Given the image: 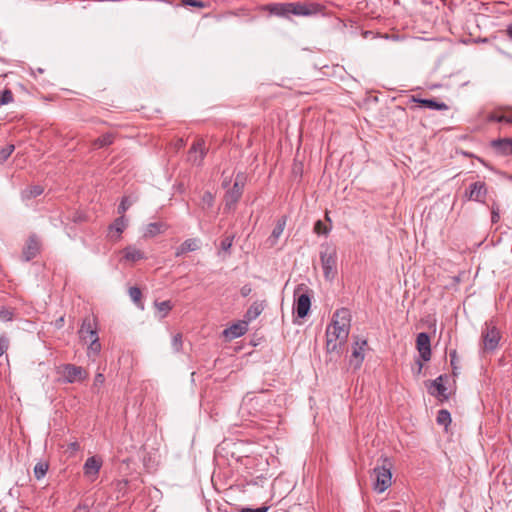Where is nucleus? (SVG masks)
Here are the masks:
<instances>
[{
	"instance_id": "obj_1",
	"label": "nucleus",
	"mask_w": 512,
	"mask_h": 512,
	"mask_svg": "<svg viewBox=\"0 0 512 512\" xmlns=\"http://www.w3.org/2000/svg\"><path fill=\"white\" fill-rule=\"evenodd\" d=\"M350 321L351 314L346 308H341L333 314L332 321L326 328L327 353L339 355L342 345L349 336Z\"/></svg>"
},
{
	"instance_id": "obj_2",
	"label": "nucleus",
	"mask_w": 512,
	"mask_h": 512,
	"mask_svg": "<svg viewBox=\"0 0 512 512\" xmlns=\"http://www.w3.org/2000/svg\"><path fill=\"white\" fill-rule=\"evenodd\" d=\"M393 464L387 457H381L377 460L375 467L371 472V479L373 482V489L378 493H383L392 484V470Z\"/></svg>"
},
{
	"instance_id": "obj_3",
	"label": "nucleus",
	"mask_w": 512,
	"mask_h": 512,
	"mask_svg": "<svg viewBox=\"0 0 512 512\" xmlns=\"http://www.w3.org/2000/svg\"><path fill=\"white\" fill-rule=\"evenodd\" d=\"M320 261L326 280H333L337 275V250L332 244L321 245Z\"/></svg>"
},
{
	"instance_id": "obj_4",
	"label": "nucleus",
	"mask_w": 512,
	"mask_h": 512,
	"mask_svg": "<svg viewBox=\"0 0 512 512\" xmlns=\"http://www.w3.org/2000/svg\"><path fill=\"white\" fill-rule=\"evenodd\" d=\"M311 290L305 284H299L294 289V311L299 318L308 315L311 307Z\"/></svg>"
},
{
	"instance_id": "obj_5",
	"label": "nucleus",
	"mask_w": 512,
	"mask_h": 512,
	"mask_svg": "<svg viewBox=\"0 0 512 512\" xmlns=\"http://www.w3.org/2000/svg\"><path fill=\"white\" fill-rule=\"evenodd\" d=\"M245 181L246 178L244 174L238 173L236 175L232 188H230L224 196L225 209H232L235 207L242 196Z\"/></svg>"
},
{
	"instance_id": "obj_6",
	"label": "nucleus",
	"mask_w": 512,
	"mask_h": 512,
	"mask_svg": "<svg viewBox=\"0 0 512 512\" xmlns=\"http://www.w3.org/2000/svg\"><path fill=\"white\" fill-rule=\"evenodd\" d=\"M65 383H75L85 380L88 376L85 369L74 364H64L61 366V372Z\"/></svg>"
},
{
	"instance_id": "obj_7",
	"label": "nucleus",
	"mask_w": 512,
	"mask_h": 512,
	"mask_svg": "<svg viewBox=\"0 0 512 512\" xmlns=\"http://www.w3.org/2000/svg\"><path fill=\"white\" fill-rule=\"evenodd\" d=\"M483 347L487 351H493L498 346L500 333L497 328L491 324H487L482 331Z\"/></svg>"
},
{
	"instance_id": "obj_8",
	"label": "nucleus",
	"mask_w": 512,
	"mask_h": 512,
	"mask_svg": "<svg viewBox=\"0 0 512 512\" xmlns=\"http://www.w3.org/2000/svg\"><path fill=\"white\" fill-rule=\"evenodd\" d=\"M205 142L203 139H197L188 151V161L193 165L200 166L206 155Z\"/></svg>"
},
{
	"instance_id": "obj_9",
	"label": "nucleus",
	"mask_w": 512,
	"mask_h": 512,
	"mask_svg": "<svg viewBox=\"0 0 512 512\" xmlns=\"http://www.w3.org/2000/svg\"><path fill=\"white\" fill-rule=\"evenodd\" d=\"M486 194V184L482 181H477L470 184L469 189L465 192V196L468 200L481 203H484Z\"/></svg>"
},
{
	"instance_id": "obj_10",
	"label": "nucleus",
	"mask_w": 512,
	"mask_h": 512,
	"mask_svg": "<svg viewBox=\"0 0 512 512\" xmlns=\"http://www.w3.org/2000/svg\"><path fill=\"white\" fill-rule=\"evenodd\" d=\"M102 467V460L97 456L88 457L83 466L84 476L95 481Z\"/></svg>"
},
{
	"instance_id": "obj_11",
	"label": "nucleus",
	"mask_w": 512,
	"mask_h": 512,
	"mask_svg": "<svg viewBox=\"0 0 512 512\" xmlns=\"http://www.w3.org/2000/svg\"><path fill=\"white\" fill-rule=\"evenodd\" d=\"M446 376L440 375L436 379L430 382L428 385V392L436 397L440 401L448 400L449 395L447 393V388L445 387L443 380Z\"/></svg>"
},
{
	"instance_id": "obj_12",
	"label": "nucleus",
	"mask_w": 512,
	"mask_h": 512,
	"mask_svg": "<svg viewBox=\"0 0 512 512\" xmlns=\"http://www.w3.org/2000/svg\"><path fill=\"white\" fill-rule=\"evenodd\" d=\"M321 5L316 3L304 4L300 2L290 3V12L297 16H309L318 13Z\"/></svg>"
},
{
	"instance_id": "obj_13",
	"label": "nucleus",
	"mask_w": 512,
	"mask_h": 512,
	"mask_svg": "<svg viewBox=\"0 0 512 512\" xmlns=\"http://www.w3.org/2000/svg\"><path fill=\"white\" fill-rule=\"evenodd\" d=\"M416 346L423 361H429L431 358L430 337L427 333L421 332L417 335Z\"/></svg>"
},
{
	"instance_id": "obj_14",
	"label": "nucleus",
	"mask_w": 512,
	"mask_h": 512,
	"mask_svg": "<svg viewBox=\"0 0 512 512\" xmlns=\"http://www.w3.org/2000/svg\"><path fill=\"white\" fill-rule=\"evenodd\" d=\"M127 225L128 221L125 216H119L116 218L108 227V238L112 241H118Z\"/></svg>"
},
{
	"instance_id": "obj_15",
	"label": "nucleus",
	"mask_w": 512,
	"mask_h": 512,
	"mask_svg": "<svg viewBox=\"0 0 512 512\" xmlns=\"http://www.w3.org/2000/svg\"><path fill=\"white\" fill-rule=\"evenodd\" d=\"M248 324L249 323L245 319L238 321L237 323H234L230 327L226 328L223 331V335L230 340L241 337L247 332Z\"/></svg>"
},
{
	"instance_id": "obj_16",
	"label": "nucleus",
	"mask_w": 512,
	"mask_h": 512,
	"mask_svg": "<svg viewBox=\"0 0 512 512\" xmlns=\"http://www.w3.org/2000/svg\"><path fill=\"white\" fill-rule=\"evenodd\" d=\"M79 335L80 338L85 342L90 341L93 338H99L94 320L90 318H85L79 330Z\"/></svg>"
},
{
	"instance_id": "obj_17",
	"label": "nucleus",
	"mask_w": 512,
	"mask_h": 512,
	"mask_svg": "<svg viewBox=\"0 0 512 512\" xmlns=\"http://www.w3.org/2000/svg\"><path fill=\"white\" fill-rule=\"evenodd\" d=\"M411 102L417 103L420 107L428 108L431 110H448L449 107L444 102H438L435 99H423L419 98L415 95H412L410 98Z\"/></svg>"
},
{
	"instance_id": "obj_18",
	"label": "nucleus",
	"mask_w": 512,
	"mask_h": 512,
	"mask_svg": "<svg viewBox=\"0 0 512 512\" xmlns=\"http://www.w3.org/2000/svg\"><path fill=\"white\" fill-rule=\"evenodd\" d=\"M491 147L503 156L512 155V138H498L491 142Z\"/></svg>"
},
{
	"instance_id": "obj_19",
	"label": "nucleus",
	"mask_w": 512,
	"mask_h": 512,
	"mask_svg": "<svg viewBox=\"0 0 512 512\" xmlns=\"http://www.w3.org/2000/svg\"><path fill=\"white\" fill-rule=\"evenodd\" d=\"M40 249V243L35 236L29 237L28 241L26 242V245L23 249V258L25 261H30L31 259L35 258L37 254L39 253Z\"/></svg>"
},
{
	"instance_id": "obj_20",
	"label": "nucleus",
	"mask_w": 512,
	"mask_h": 512,
	"mask_svg": "<svg viewBox=\"0 0 512 512\" xmlns=\"http://www.w3.org/2000/svg\"><path fill=\"white\" fill-rule=\"evenodd\" d=\"M265 301H255L251 304L244 315V319L250 323L255 320L264 310Z\"/></svg>"
},
{
	"instance_id": "obj_21",
	"label": "nucleus",
	"mask_w": 512,
	"mask_h": 512,
	"mask_svg": "<svg viewBox=\"0 0 512 512\" xmlns=\"http://www.w3.org/2000/svg\"><path fill=\"white\" fill-rule=\"evenodd\" d=\"M356 345L358 347H355L352 352V356L350 359V365L353 366L355 369L360 368L362 365V362L364 360V355L362 353L364 346L367 345L366 340H362L361 345H359V342H356Z\"/></svg>"
},
{
	"instance_id": "obj_22",
	"label": "nucleus",
	"mask_w": 512,
	"mask_h": 512,
	"mask_svg": "<svg viewBox=\"0 0 512 512\" xmlns=\"http://www.w3.org/2000/svg\"><path fill=\"white\" fill-rule=\"evenodd\" d=\"M122 253L123 258L130 262H137L139 260L145 259L144 253L140 249L132 245L125 247Z\"/></svg>"
},
{
	"instance_id": "obj_23",
	"label": "nucleus",
	"mask_w": 512,
	"mask_h": 512,
	"mask_svg": "<svg viewBox=\"0 0 512 512\" xmlns=\"http://www.w3.org/2000/svg\"><path fill=\"white\" fill-rule=\"evenodd\" d=\"M268 11L271 14L287 17L291 14L290 12V3H274L267 6Z\"/></svg>"
},
{
	"instance_id": "obj_24",
	"label": "nucleus",
	"mask_w": 512,
	"mask_h": 512,
	"mask_svg": "<svg viewBox=\"0 0 512 512\" xmlns=\"http://www.w3.org/2000/svg\"><path fill=\"white\" fill-rule=\"evenodd\" d=\"M167 229V225L163 222H153L146 226L144 237L151 238L163 233Z\"/></svg>"
},
{
	"instance_id": "obj_25",
	"label": "nucleus",
	"mask_w": 512,
	"mask_h": 512,
	"mask_svg": "<svg viewBox=\"0 0 512 512\" xmlns=\"http://www.w3.org/2000/svg\"><path fill=\"white\" fill-rule=\"evenodd\" d=\"M44 192V188L40 185H32L25 188L21 192V198L23 201H29L40 196Z\"/></svg>"
},
{
	"instance_id": "obj_26",
	"label": "nucleus",
	"mask_w": 512,
	"mask_h": 512,
	"mask_svg": "<svg viewBox=\"0 0 512 512\" xmlns=\"http://www.w3.org/2000/svg\"><path fill=\"white\" fill-rule=\"evenodd\" d=\"M114 136L111 133H106L94 140L93 146L96 148H102L109 146L113 143Z\"/></svg>"
},
{
	"instance_id": "obj_27",
	"label": "nucleus",
	"mask_w": 512,
	"mask_h": 512,
	"mask_svg": "<svg viewBox=\"0 0 512 512\" xmlns=\"http://www.w3.org/2000/svg\"><path fill=\"white\" fill-rule=\"evenodd\" d=\"M48 468H49V465L47 462H38L35 466H34V475L36 477V479L40 480L42 479L47 471H48Z\"/></svg>"
},
{
	"instance_id": "obj_28",
	"label": "nucleus",
	"mask_w": 512,
	"mask_h": 512,
	"mask_svg": "<svg viewBox=\"0 0 512 512\" xmlns=\"http://www.w3.org/2000/svg\"><path fill=\"white\" fill-rule=\"evenodd\" d=\"M285 225H286V217H282L281 219H279L277 221V223L271 233V238H274L275 240H277L282 235Z\"/></svg>"
},
{
	"instance_id": "obj_29",
	"label": "nucleus",
	"mask_w": 512,
	"mask_h": 512,
	"mask_svg": "<svg viewBox=\"0 0 512 512\" xmlns=\"http://www.w3.org/2000/svg\"><path fill=\"white\" fill-rule=\"evenodd\" d=\"M182 244L187 252H193L200 248V240L197 238L186 239Z\"/></svg>"
},
{
	"instance_id": "obj_30",
	"label": "nucleus",
	"mask_w": 512,
	"mask_h": 512,
	"mask_svg": "<svg viewBox=\"0 0 512 512\" xmlns=\"http://www.w3.org/2000/svg\"><path fill=\"white\" fill-rule=\"evenodd\" d=\"M436 420L438 424L447 426L451 422V415L447 410L442 409L438 411Z\"/></svg>"
},
{
	"instance_id": "obj_31",
	"label": "nucleus",
	"mask_w": 512,
	"mask_h": 512,
	"mask_svg": "<svg viewBox=\"0 0 512 512\" xmlns=\"http://www.w3.org/2000/svg\"><path fill=\"white\" fill-rule=\"evenodd\" d=\"M331 228L327 227L321 220H318L314 224V232L318 235H327Z\"/></svg>"
},
{
	"instance_id": "obj_32",
	"label": "nucleus",
	"mask_w": 512,
	"mask_h": 512,
	"mask_svg": "<svg viewBox=\"0 0 512 512\" xmlns=\"http://www.w3.org/2000/svg\"><path fill=\"white\" fill-rule=\"evenodd\" d=\"M202 208H211L214 204V197L211 192L206 191L202 195Z\"/></svg>"
},
{
	"instance_id": "obj_33",
	"label": "nucleus",
	"mask_w": 512,
	"mask_h": 512,
	"mask_svg": "<svg viewBox=\"0 0 512 512\" xmlns=\"http://www.w3.org/2000/svg\"><path fill=\"white\" fill-rule=\"evenodd\" d=\"M13 101V94L11 90L5 89L0 92V105H6Z\"/></svg>"
},
{
	"instance_id": "obj_34",
	"label": "nucleus",
	"mask_w": 512,
	"mask_h": 512,
	"mask_svg": "<svg viewBox=\"0 0 512 512\" xmlns=\"http://www.w3.org/2000/svg\"><path fill=\"white\" fill-rule=\"evenodd\" d=\"M157 309L162 312V317H165L168 312L172 309V304L170 301H162V302H156L155 303Z\"/></svg>"
},
{
	"instance_id": "obj_35",
	"label": "nucleus",
	"mask_w": 512,
	"mask_h": 512,
	"mask_svg": "<svg viewBox=\"0 0 512 512\" xmlns=\"http://www.w3.org/2000/svg\"><path fill=\"white\" fill-rule=\"evenodd\" d=\"M13 318H14V311L12 309L3 307L0 310V321L8 322V321H12Z\"/></svg>"
},
{
	"instance_id": "obj_36",
	"label": "nucleus",
	"mask_w": 512,
	"mask_h": 512,
	"mask_svg": "<svg viewBox=\"0 0 512 512\" xmlns=\"http://www.w3.org/2000/svg\"><path fill=\"white\" fill-rule=\"evenodd\" d=\"M171 344H172V348L175 352H180L182 349V345H183L182 334L177 333L176 335H174L172 338Z\"/></svg>"
},
{
	"instance_id": "obj_37",
	"label": "nucleus",
	"mask_w": 512,
	"mask_h": 512,
	"mask_svg": "<svg viewBox=\"0 0 512 512\" xmlns=\"http://www.w3.org/2000/svg\"><path fill=\"white\" fill-rule=\"evenodd\" d=\"M104 382H105L104 375L102 373H97L95 375L93 386H92L93 392L98 393L99 388L104 384Z\"/></svg>"
},
{
	"instance_id": "obj_38",
	"label": "nucleus",
	"mask_w": 512,
	"mask_h": 512,
	"mask_svg": "<svg viewBox=\"0 0 512 512\" xmlns=\"http://www.w3.org/2000/svg\"><path fill=\"white\" fill-rule=\"evenodd\" d=\"M504 114H505L504 111L503 112L493 111L488 114L487 120L489 122H503L504 123Z\"/></svg>"
},
{
	"instance_id": "obj_39",
	"label": "nucleus",
	"mask_w": 512,
	"mask_h": 512,
	"mask_svg": "<svg viewBox=\"0 0 512 512\" xmlns=\"http://www.w3.org/2000/svg\"><path fill=\"white\" fill-rule=\"evenodd\" d=\"M15 146L13 144L7 145L6 147L2 148L0 151V158L2 161H6L11 154L14 152Z\"/></svg>"
},
{
	"instance_id": "obj_40",
	"label": "nucleus",
	"mask_w": 512,
	"mask_h": 512,
	"mask_svg": "<svg viewBox=\"0 0 512 512\" xmlns=\"http://www.w3.org/2000/svg\"><path fill=\"white\" fill-rule=\"evenodd\" d=\"M10 340L6 335L0 336V357L8 350Z\"/></svg>"
},
{
	"instance_id": "obj_41",
	"label": "nucleus",
	"mask_w": 512,
	"mask_h": 512,
	"mask_svg": "<svg viewBox=\"0 0 512 512\" xmlns=\"http://www.w3.org/2000/svg\"><path fill=\"white\" fill-rule=\"evenodd\" d=\"M181 2L185 6H192L199 9L206 7V3L201 0H181Z\"/></svg>"
},
{
	"instance_id": "obj_42",
	"label": "nucleus",
	"mask_w": 512,
	"mask_h": 512,
	"mask_svg": "<svg viewBox=\"0 0 512 512\" xmlns=\"http://www.w3.org/2000/svg\"><path fill=\"white\" fill-rule=\"evenodd\" d=\"M141 295V290L138 287L129 288V296L135 303L140 301Z\"/></svg>"
},
{
	"instance_id": "obj_43",
	"label": "nucleus",
	"mask_w": 512,
	"mask_h": 512,
	"mask_svg": "<svg viewBox=\"0 0 512 512\" xmlns=\"http://www.w3.org/2000/svg\"><path fill=\"white\" fill-rule=\"evenodd\" d=\"M233 236H226L221 241V249L225 252L229 251L233 244Z\"/></svg>"
},
{
	"instance_id": "obj_44",
	"label": "nucleus",
	"mask_w": 512,
	"mask_h": 512,
	"mask_svg": "<svg viewBox=\"0 0 512 512\" xmlns=\"http://www.w3.org/2000/svg\"><path fill=\"white\" fill-rule=\"evenodd\" d=\"M90 341H91V343H90V346H89V351L93 352L95 354L99 353V351L101 349V344L99 342V338H93Z\"/></svg>"
},
{
	"instance_id": "obj_45",
	"label": "nucleus",
	"mask_w": 512,
	"mask_h": 512,
	"mask_svg": "<svg viewBox=\"0 0 512 512\" xmlns=\"http://www.w3.org/2000/svg\"><path fill=\"white\" fill-rule=\"evenodd\" d=\"M504 123L512 124V108H504Z\"/></svg>"
},
{
	"instance_id": "obj_46",
	"label": "nucleus",
	"mask_w": 512,
	"mask_h": 512,
	"mask_svg": "<svg viewBox=\"0 0 512 512\" xmlns=\"http://www.w3.org/2000/svg\"><path fill=\"white\" fill-rule=\"evenodd\" d=\"M128 208L129 204H127L126 199H123L118 206V214H120V216H124V213L128 210Z\"/></svg>"
},
{
	"instance_id": "obj_47",
	"label": "nucleus",
	"mask_w": 512,
	"mask_h": 512,
	"mask_svg": "<svg viewBox=\"0 0 512 512\" xmlns=\"http://www.w3.org/2000/svg\"><path fill=\"white\" fill-rule=\"evenodd\" d=\"M269 509L268 506H262V507H259V508H256V509H253V508H243L241 510V512H267Z\"/></svg>"
},
{
	"instance_id": "obj_48",
	"label": "nucleus",
	"mask_w": 512,
	"mask_h": 512,
	"mask_svg": "<svg viewBox=\"0 0 512 512\" xmlns=\"http://www.w3.org/2000/svg\"><path fill=\"white\" fill-rule=\"evenodd\" d=\"M450 358H451V365L453 367V373L456 374L455 370L457 369V361H458V358H457V354H456V351H452L450 353Z\"/></svg>"
},
{
	"instance_id": "obj_49",
	"label": "nucleus",
	"mask_w": 512,
	"mask_h": 512,
	"mask_svg": "<svg viewBox=\"0 0 512 512\" xmlns=\"http://www.w3.org/2000/svg\"><path fill=\"white\" fill-rule=\"evenodd\" d=\"M252 292V288L249 284L242 286L240 293L243 297H247Z\"/></svg>"
},
{
	"instance_id": "obj_50",
	"label": "nucleus",
	"mask_w": 512,
	"mask_h": 512,
	"mask_svg": "<svg viewBox=\"0 0 512 512\" xmlns=\"http://www.w3.org/2000/svg\"><path fill=\"white\" fill-rule=\"evenodd\" d=\"M499 219H500L499 212L493 208L492 213H491L492 223H497L499 221Z\"/></svg>"
},
{
	"instance_id": "obj_51",
	"label": "nucleus",
	"mask_w": 512,
	"mask_h": 512,
	"mask_svg": "<svg viewBox=\"0 0 512 512\" xmlns=\"http://www.w3.org/2000/svg\"><path fill=\"white\" fill-rule=\"evenodd\" d=\"M185 253H188V252L186 251V249H184L183 244H181V245L177 248L176 253H175V256H176V257H180V256H182V255H183V254H185Z\"/></svg>"
},
{
	"instance_id": "obj_52",
	"label": "nucleus",
	"mask_w": 512,
	"mask_h": 512,
	"mask_svg": "<svg viewBox=\"0 0 512 512\" xmlns=\"http://www.w3.org/2000/svg\"><path fill=\"white\" fill-rule=\"evenodd\" d=\"M505 34L510 40H512V23L506 27Z\"/></svg>"
},
{
	"instance_id": "obj_53",
	"label": "nucleus",
	"mask_w": 512,
	"mask_h": 512,
	"mask_svg": "<svg viewBox=\"0 0 512 512\" xmlns=\"http://www.w3.org/2000/svg\"><path fill=\"white\" fill-rule=\"evenodd\" d=\"M418 368H416L417 374L421 373V370L423 368V365L420 361H417Z\"/></svg>"
},
{
	"instance_id": "obj_54",
	"label": "nucleus",
	"mask_w": 512,
	"mask_h": 512,
	"mask_svg": "<svg viewBox=\"0 0 512 512\" xmlns=\"http://www.w3.org/2000/svg\"><path fill=\"white\" fill-rule=\"evenodd\" d=\"M229 183H230V179L225 178V179L223 180V182H222V186H223V187H227Z\"/></svg>"
},
{
	"instance_id": "obj_55",
	"label": "nucleus",
	"mask_w": 512,
	"mask_h": 512,
	"mask_svg": "<svg viewBox=\"0 0 512 512\" xmlns=\"http://www.w3.org/2000/svg\"><path fill=\"white\" fill-rule=\"evenodd\" d=\"M77 447H78V444H77V443H73V444H72V448H73V449H76Z\"/></svg>"
},
{
	"instance_id": "obj_56",
	"label": "nucleus",
	"mask_w": 512,
	"mask_h": 512,
	"mask_svg": "<svg viewBox=\"0 0 512 512\" xmlns=\"http://www.w3.org/2000/svg\"><path fill=\"white\" fill-rule=\"evenodd\" d=\"M0 512H7L5 508H1Z\"/></svg>"
},
{
	"instance_id": "obj_57",
	"label": "nucleus",
	"mask_w": 512,
	"mask_h": 512,
	"mask_svg": "<svg viewBox=\"0 0 512 512\" xmlns=\"http://www.w3.org/2000/svg\"><path fill=\"white\" fill-rule=\"evenodd\" d=\"M80 219H81V218H80V217H78L77 219H74V222H77V221H79Z\"/></svg>"
}]
</instances>
